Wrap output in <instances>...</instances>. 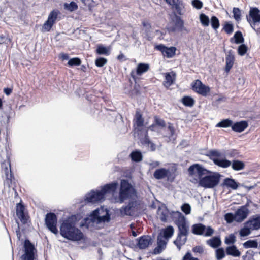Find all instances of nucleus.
<instances>
[{
  "instance_id": "nucleus-1",
  "label": "nucleus",
  "mask_w": 260,
  "mask_h": 260,
  "mask_svg": "<svg viewBox=\"0 0 260 260\" xmlns=\"http://www.w3.org/2000/svg\"><path fill=\"white\" fill-rule=\"evenodd\" d=\"M206 155L211 160L213 163L221 168H227L230 166L235 171H240L245 167V164L243 161L234 159L232 161L225 157V155L217 149H211L208 151Z\"/></svg>"
},
{
  "instance_id": "nucleus-2",
  "label": "nucleus",
  "mask_w": 260,
  "mask_h": 260,
  "mask_svg": "<svg viewBox=\"0 0 260 260\" xmlns=\"http://www.w3.org/2000/svg\"><path fill=\"white\" fill-rule=\"evenodd\" d=\"M60 235L72 241H79L84 239L82 231L76 226V221L73 216L68 217L62 221L60 226Z\"/></svg>"
},
{
  "instance_id": "nucleus-3",
  "label": "nucleus",
  "mask_w": 260,
  "mask_h": 260,
  "mask_svg": "<svg viewBox=\"0 0 260 260\" xmlns=\"http://www.w3.org/2000/svg\"><path fill=\"white\" fill-rule=\"evenodd\" d=\"M137 191L135 186L126 179L120 180L118 202L123 203L125 200L132 199L137 196Z\"/></svg>"
},
{
  "instance_id": "nucleus-4",
  "label": "nucleus",
  "mask_w": 260,
  "mask_h": 260,
  "mask_svg": "<svg viewBox=\"0 0 260 260\" xmlns=\"http://www.w3.org/2000/svg\"><path fill=\"white\" fill-rule=\"evenodd\" d=\"M222 177V175L219 172L210 171L199 180V184L205 188H213L219 184Z\"/></svg>"
},
{
  "instance_id": "nucleus-5",
  "label": "nucleus",
  "mask_w": 260,
  "mask_h": 260,
  "mask_svg": "<svg viewBox=\"0 0 260 260\" xmlns=\"http://www.w3.org/2000/svg\"><path fill=\"white\" fill-rule=\"evenodd\" d=\"M177 218L174 220V223L178 227V233L179 235L188 236L189 233V226L186 217L180 212H177Z\"/></svg>"
},
{
  "instance_id": "nucleus-6",
  "label": "nucleus",
  "mask_w": 260,
  "mask_h": 260,
  "mask_svg": "<svg viewBox=\"0 0 260 260\" xmlns=\"http://www.w3.org/2000/svg\"><path fill=\"white\" fill-rule=\"evenodd\" d=\"M24 253L21 256L22 260H35L37 256V249L35 245L29 239L24 240L23 244Z\"/></svg>"
},
{
  "instance_id": "nucleus-7",
  "label": "nucleus",
  "mask_w": 260,
  "mask_h": 260,
  "mask_svg": "<svg viewBox=\"0 0 260 260\" xmlns=\"http://www.w3.org/2000/svg\"><path fill=\"white\" fill-rule=\"evenodd\" d=\"M191 232L196 235L211 237L214 233V230L211 226H206L203 223L194 224L191 226Z\"/></svg>"
},
{
  "instance_id": "nucleus-8",
  "label": "nucleus",
  "mask_w": 260,
  "mask_h": 260,
  "mask_svg": "<svg viewBox=\"0 0 260 260\" xmlns=\"http://www.w3.org/2000/svg\"><path fill=\"white\" fill-rule=\"evenodd\" d=\"M166 29L169 33H174L176 31L181 32L186 30L184 26L183 20L177 14H174L172 22L167 25Z\"/></svg>"
},
{
  "instance_id": "nucleus-9",
  "label": "nucleus",
  "mask_w": 260,
  "mask_h": 260,
  "mask_svg": "<svg viewBox=\"0 0 260 260\" xmlns=\"http://www.w3.org/2000/svg\"><path fill=\"white\" fill-rule=\"evenodd\" d=\"M57 217L52 212L47 213L45 217V224L47 228L54 234H57L58 230L57 228Z\"/></svg>"
},
{
  "instance_id": "nucleus-10",
  "label": "nucleus",
  "mask_w": 260,
  "mask_h": 260,
  "mask_svg": "<svg viewBox=\"0 0 260 260\" xmlns=\"http://www.w3.org/2000/svg\"><path fill=\"white\" fill-rule=\"evenodd\" d=\"M210 170L205 168L202 165L199 164H194L191 165L188 169V172L189 176L197 174L199 180L203 178V177L208 174Z\"/></svg>"
},
{
  "instance_id": "nucleus-11",
  "label": "nucleus",
  "mask_w": 260,
  "mask_h": 260,
  "mask_svg": "<svg viewBox=\"0 0 260 260\" xmlns=\"http://www.w3.org/2000/svg\"><path fill=\"white\" fill-rule=\"evenodd\" d=\"M191 89L196 93L203 96H207L210 91V88L204 84L201 80L197 79L191 83Z\"/></svg>"
},
{
  "instance_id": "nucleus-12",
  "label": "nucleus",
  "mask_w": 260,
  "mask_h": 260,
  "mask_svg": "<svg viewBox=\"0 0 260 260\" xmlns=\"http://www.w3.org/2000/svg\"><path fill=\"white\" fill-rule=\"evenodd\" d=\"M60 12L57 9L53 10L49 14L47 20L44 23L42 29L45 31H49L55 23L58 15Z\"/></svg>"
},
{
  "instance_id": "nucleus-13",
  "label": "nucleus",
  "mask_w": 260,
  "mask_h": 260,
  "mask_svg": "<svg viewBox=\"0 0 260 260\" xmlns=\"http://www.w3.org/2000/svg\"><path fill=\"white\" fill-rule=\"evenodd\" d=\"M247 20L251 27L255 30L254 26L256 23L260 22V11L256 7L251 8L249 12V17L247 16Z\"/></svg>"
},
{
  "instance_id": "nucleus-14",
  "label": "nucleus",
  "mask_w": 260,
  "mask_h": 260,
  "mask_svg": "<svg viewBox=\"0 0 260 260\" xmlns=\"http://www.w3.org/2000/svg\"><path fill=\"white\" fill-rule=\"evenodd\" d=\"M154 48L160 51L162 54L167 58H172L175 55L177 50L175 47L171 46L169 47L162 44L155 45Z\"/></svg>"
},
{
  "instance_id": "nucleus-15",
  "label": "nucleus",
  "mask_w": 260,
  "mask_h": 260,
  "mask_svg": "<svg viewBox=\"0 0 260 260\" xmlns=\"http://www.w3.org/2000/svg\"><path fill=\"white\" fill-rule=\"evenodd\" d=\"M104 200L103 195L100 190H91L85 196V201L87 203H95Z\"/></svg>"
},
{
  "instance_id": "nucleus-16",
  "label": "nucleus",
  "mask_w": 260,
  "mask_h": 260,
  "mask_svg": "<svg viewBox=\"0 0 260 260\" xmlns=\"http://www.w3.org/2000/svg\"><path fill=\"white\" fill-rule=\"evenodd\" d=\"M128 200L129 202L127 205L122 206L120 209V212L122 215H132V211L139 205L137 200L133 199V198Z\"/></svg>"
},
{
  "instance_id": "nucleus-17",
  "label": "nucleus",
  "mask_w": 260,
  "mask_h": 260,
  "mask_svg": "<svg viewBox=\"0 0 260 260\" xmlns=\"http://www.w3.org/2000/svg\"><path fill=\"white\" fill-rule=\"evenodd\" d=\"M119 184L117 181H114L109 183H107L101 187L100 190L102 194L103 195L104 198H105V195L107 194H114L118 187Z\"/></svg>"
},
{
  "instance_id": "nucleus-18",
  "label": "nucleus",
  "mask_w": 260,
  "mask_h": 260,
  "mask_svg": "<svg viewBox=\"0 0 260 260\" xmlns=\"http://www.w3.org/2000/svg\"><path fill=\"white\" fill-rule=\"evenodd\" d=\"M137 246L140 249H145L151 245L153 242L151 237L149 235H143L136 239Z\"/></svg>"
},
{
  "instance_id": "nucleus-19",
  "label": "nucleus",
  "mask_w": 260,
  "mask_h": 260,
  "mask_svg": "<svg viewBox=\"0 0 260 260\" xmlns=\"http://www.w3.org/2000/svg\"><path fill=\"white\" fill-rule=\"evenodd\" d=\"M25 207L21 202L17 203L16 205V214L20 220L21 222L25 224L27 223L28 217L25 213Z\"/></svg>"
},
{
  "instance_id": "nucleus-20",
  "label": "nucleus",
  "mask_w": 260,
  "mask_h": 260,
  "mask_svg": "<svg viewBox=\"0 0 260 260\" xmlns=\"http://www.w3.org/2000/svg\"><path fill=\"white\" fill-rule=\"evenodd\" d=\"M252 230H257L260 229V214H255L249 218L246 222Z\"/></svg>"
},
{
  "instance_id": "nucleus-21",
  "label": "nucleus",
  "mask_w": 260,
  "mask_h": 260,
  "mask_svg": "<svg viewBox=\"0 0 260 260\" xmlns=\"http://www.w3.org/2000/svg\"><path fill=\"white\" fill-rule=\"evenodd\" d=\"M140 141L143 146L147 147L150 151H154L156 150V145L151 141L147 131H146L144 137L140 138Z\"/></svg>"
},
{
  "instance_id": "nucleus-22",
  "label": "nucleus",
  "mask_w": 260,
  "mask_h": 260,
  "mask_svg": "<svg viewBox=\"0 0 260 260\" xmlns=\"http://www.w3.org/2000/svg\"><path fill=\"white\" fill-rule=\"evenodd\" d=\"M168 240L161 237L160 235H158L157 237V246L153 250L154 254H160L166 247L167 243Z\"/></svg>"
},
{
  "instance_id": "nucleus-23",
  "label": "nucleus",
  "mask_w": 260,
  "mask_h": 260,
  "mask_svg": "<svg viewBox=\"0 0 260 260\" xmlns=\"http://www.w3.org/2000/svg\"><path fill=\"white\" fill-rule=\"evenodd\" d=\"M249 210L246 206L240 207L235 212V214L237 218V222H241L244 221L247 217Z\"/></svg>"
},
{
  "instance_id": "nucleus-24",
  "label": "nucleus",
  "mask_w": 260,
  "mask_h": 260,
  "mask_svg": "<svg viewBox=\"0 0 260 260\" xmlns=\"http://www.w3.org/2000/svg\"><path fill=\"white\" fill-rule=\"evenodd\" d=\"M240 185L241 184L237 182L234 179L228 177L223 180L221 186H225L233 190H236L240 186Z\"/></svg>"
},
{
  "instance_id": "nucleus-25",
  "label": "nucleus",
  "mask_w": 260,
  "mask_h": 260,
  "mask_svg": "<svg viewBox=\"0 0 260 260\" xmlns=\"http://www.w3.org/2000/svg\"><path fill=\"white\" fill-rule=\"evenodd\" d=\"M170 175V170L164 168L156 169L153 173L154 177L158 180L164 179L167 177H169Z\"/></svg>"
},
{
  "instance_id": "nucleus-26",
  "label": "nucleus",
  "mask_w": 260,
  "mask_h": 260,
  "mask_svg": "<svg viewBox=\"0 0 260 260\" xmlns=\"http://www.w3.org/2000/svg\"><path fill=\"white\" fill-rule=\"evenodd\" d=\"M248 126V122L246 120L233 122L232 129L235 132L241 133L244 131Z\"/></svg>"
},
{
  "instance_id": "nucleus-27",
  "label": "nucleus",
  "mask_w": 260,
  "mask_h": 260,
  "mask_svg": "<svg viewBox=\"0 0 260 260\" xmlns=\"http://www.w3.org/2000/svg\"><path fill=\"white\" fill-rule=\"evenodd\" d=\"M165 77L166 81L164 82L163 84L166 87H169L174 83L176 74L173 71L167 72L165 74Z\"/></svg>"
},
{
  "instance_id": "nucleus-28",
  "label": "nucleus",
  "mask_w": 260,
  "mask_h": 260,
  "mask_svg": "<svg viewBox=\"0 0 260 260\" xmlns=\"http://www.w3.org/2000/svg\"><path fill=\"white\" fill-rule=\"evenodd\" d=\"M174 232V228L172 225H168L160 230L158 235H160L161 237L167 239V240H169L173 235Z\"/></svg>"
},
{
  "instance_id": "nucleus-29",
  "label": "nucleus",
  "mask_w": 260,
  "mask_h": 260,
  "mask_svg": "<svg viewBox=\"0 0 260 260\" xmlns=\"http://www.w3.org/2000/svg\"><path fill=\"white\" fill-rule=\"evenodd\" d=\"M235 57L232 50H230L225 57L226 64L225 67V71L228 73L233 66Z\"/></svg>"
},
{
  "instance_id": "nucleus-30",
  "label": "nucleus",
  "mask_w": 260,
  "mask_h": 260,
  "mask_svg": "<svg viewBox=\"0 0 260 260\" xmlns=\"http://www.w3.org/2000/svg\"><path fill=\"white\" fill-rule=\"evenodd\" d=\"M206 243L211 247L217 248L221 245V240L219 236H216L208 240Z\"/></svg>"
},
{
  "instance_id": "nucleus-31",
  "label": "nucleus",
  "mask_w": 260,
  "mask_h": 260,
  "mask_svg": "<svg viewBox=\"0 0 260 260\" xmlns=\"http://www.w3.org/2000/svg\"><path fill=\"white\" fill-rule=\"evenodd\" d=\"M226 254L235 257H239L241 255L240 251L235 245L229 246L225 248Z\"/></svg>"
},
{
  "instance_id": "nucleus-32",
  "label": "nucleus",
  "mask_w": 260,
  "mask_h": 260,
  "mask_svg": "<svg viewBox=\"0 0 260 260\" xmlns=\"http://www.w3.org/2000/svg\"><path fill=\"white\" fill-rule=\"evenodd\" d=\"M95 52L99 55L108 56L110 54V47L105 46L103 44H98L96 46Z\"/></svg>"
},
{
  "instance_id": "nucleus-33",
  "label": "nucleus",
  "mask_w": 260,
  "mask_h": 260,
  "mask_svg": "<svg viewBox=\"0 0 260 260\" xmlns=\"http://www.w3.org/2000/svg\"><path fill=\"white\" fill-rule=\"evenodd\" d=\"M172 5L171 7L172 9H175L176 13L179 15H182L183 13L181 11L182 8L184 7L183 2L181 0H174L172 2Z\"/></svg>"
},
{
  "instance_id": "nucleus-34",
  "label": "nucleus",
  "mask_w": 260,
  "mask_h": 260,
  "mask_svg": "<svg viewBox=\"0 0 260 260\" xmlns=\"http://www.w3.org/2000/svg\"><path fill=\"white\" fill-rule=\"evenodd\" d=\"M150 69V66L147 63H139L136 69V74L137 75L141 76L144 73L147 72Z\"/></svg>"
},
{
  "instance_id": "nucleus-35",
  "label": "nucleus",
  "mask_w": 260,
  "mask_h": 260,
  "mask_svg": "<svg viewBox=\"0 0 260 260\" xmlns=\"http://www.w3.org/2000/svg\"><path fill=\"white\" fill-rule=\"evenodd\" d=\"M187 239V236H184V235H179V233L177 234L176 239L174 241V244L176 246L178 249L180 250L181 246L184 245Z\"/></svg>"
},
{
  "instance_id": "nucleus-36",
  "label": "nucleus",
  "mask_w": 260,
  "mask_h": 260,
  "mask_svg": "<svg viewBox=\"0 0 260 260\" xmlns=\"http://www.w3.org/2000/svg\"><path fill=\"white\" fill-rule=\"evenodd\" d=\"M104 212V209L103 207L101 208V209L97 208L93 210L90 214V219L92 222H96L98 223V220L100 219L101 214H102Z\"/></svg>"
},
{
  "instance_id": "nucleus-37",
  "label": "nucleus",
  "mask_w": 260,
  "mask_h": 260,
  "mask_svg": "<svg viewBox=\"0 0 260 260\" xmlns=\"http://www.w3.org/2000/svg\"><path fill=\"white\" fill-rule=\"evenodd\" d=\"M230 42L232 43H235L236 44L243 43L244 42V38L242 33L239 30L237 31L234 36L230 39Z\"/></svg>"
},
{
  "instance_id": "nucleus-38",
  "label": "nucleus",
  "mask_w": 260,
  "mask_h": 260,
  "mask_svg": "<svg viewBox=\"0 0 260 260\" xmlns=\"http://www.w3.org/2000/svg\"><path fill=\"white\" fill-rule=\"evenodd\" d=\"M135 72L134 70H132L130 73L131 77L133 78V79L135 82V84L134 86V88L132 90L131 93L133 95H139L140 94V87L139 84H137V77L135 75Z\"/></svg>"
},
{
  "instance_id": "nucleus-39",
  "label": "nucleus",
  "mask_w": 260,
  "mask_h": 260,
  "mask_svg": "<svg viewBox=\"0 0 260 260\" xmlns=\"http://www.w3.org/2000/svg\"><path fill=\"white\" fill-rule=\"evenodd\" d=\"M134 122L138 127H142L144 125V119L140 111L137 110L134 117Z\"/></svg>"
},
{
  "instance_id": "nucleus-40",
  "label": "nucleus",
  "mask_w": 260,
  "mask_h": 260,
  "mask_svg": "<svg viewBox=\"0 0 260 260\" xmlns=\"http://www.w3.org/2000/svg\"><path fill=\"white\" fill-rule=\"evenodd\" d=\"M129 156L131 160L134 162H140L143 159V155L141 152L138 150L133 151L131 153Z\"/></svg>"
},
{
  "instance_id": "nucleus-41",
  "label": "nucleus",
  "mask_w": 260,
  "mask_h": 260,
  "mask_svg": "<svg viewBox=\"0 0 260 260\" xmlns=\"http://www.w3.org/2000/svg\"><path fill=\"white\" fill-rule=\"evenodd\" d=\"M182 103L186 107H192L194 106L195 100L194 99L189 96H184L181 100Z\"/></svg>"
},
{
  "instance_id": "nucleus-42",
  "label": "nucleus",
  "mask_w": 260,
  "mask_h": 260,
  "mask_svg": "<svg viewBox=\"0 0 260 260\" xmlns=\"http://www.w3.org/2000/svg\"><path fill=\"white\" fill-rule=\"evenodd\" d=\"M63 8L70 12H73L78 9V6L76 3L72 1L70 3H64L63 4Z\"/></svg>"
},
{
  "instance_id": "nucleus-43",
  "label": "nucleus",
  "mask_w": 260,
  "mask_h": 260,
  "mask_svg": "<svg viewBox=\"0 0 260 260\" xmlns=\"http://www.w3.org/2000/svg\"><path fill=\"white\" fill-rule=\"evenodd\" d=\"M233 121L229 118L224 119L221 120L216 125V127L228 128L231 127L232 128Z\"/></svg>"
},
{
  "instance_id": "nucleus-44",
  "label": "nucleus",
  "mask_w": 260,
  "mask_h": 260,
  "mask_svg": "<svg viewBox=\"0 0 260 260\" xmlns=\"http://www.w3.org/2000/svg\"><path fill=\"white\" fill-rule=\"evenodd\" d=\"M243 246L245 248H257L258 243L257 239L248 240L243 243Z\"/></svg>"
},
{
  "instance_id": "nucleus-45",
  "label": "nucleus",
  "mask_w": 260,
  "mask_h": 260,
  "mask_svg": "<svg viewBox=\"0 0 260 260\" xmlns=\"http://www.w3.org/2000/svg\"><path fill=\"white\" fill-rule=\"evenodd\" d=\"M104 211H105V214L103 215H100V219L98 220V223L109 222L110 221L111 215L110 214L109 210L106 208L104 209Z\"/></svg>"
},
{
  "instance_id": "nucleus-46",
  "label": "nucleus",
  "mask_w": 260,
  "mask_h": 260,
  "mask_svg": "<svg viewBox=\"0 0 260 260\" xmlns=\"http://www.w3.org/2000/svg\"><path fill=\"white\" fill-rule=\"evenodd\" d=\"M143 26L145 27V34L148 40L150 41L152 39L151 37V25L148 22L143 21Z\"/></svg>"
},
{
  "instance_id": "nucleus-47",
  "label": "nucleus",
  "mask_w": 260,
  "mask_h": 260,
  "mask_svg": "<svg viewBox=\"0 0 260 260\" xmlns=\"http://www.w3.org/2000/svg\"><path fill=\"white\" fill-rule=\"evenodd\" d=\"M5 172L6 176V181L9 185L10 183H12V179H14V175L12 173L11 169L10 168L9 169L7 167H6Z\"/></svg>"
},
{
  "instance_id": "nucleus-48",
  "label": "nucleus",
  "mask_w": 260,
  "mask_h": 260,
  "mask_svg": "<svg viewBox=\"0 0 260 260\" xmlns=\"http://www.w3.org/2000/svg\"><path fill=\"white\" fill-rule=\"evenodd\" d=\"M252 229L250 227L246 224V222L244 224V226L240 229L239 231V235L241 237H246L249 235L251 233Z\"/></svg>"
},
{
  "instance_id": "nucleus-49",
  "label": "nucleus",
  "mask_w": 260,
  "mask_h": 260,
  "mask_svg": "<svg viewBox=\"0 0 260 260\" xmlns=\"http://www.w3.org/2000/svg\"><path fill=\"white\" fill-rule=\"evenodd\" d=\"M225 250L222 247L217 248L215 251L217 260H221L225 256Z\"/></svg>"
},
{
  "instance_id": "nucleus-50",
  "label": "nucleus",
  "mask_w": 260,
  "mask_h": 260,
  "mask_svg": "<svg viewBox=\"0 0 260 260\" xmlns=\"http://www.w3.org/2000/svg\"><path fill=\"white\" fill-rule=\"evenodd\" d=\"M223 29L228 34H231L234 31V25L230 21H225L223 25Z\"/></svg>"
},
{
  "instance_id": "nucleus-51",
  "label": "nucleus",
  "mask_w": 260,
  "mask_h": 260,
  "mask_svg": "<svg viewBox=\"0 0 260 260\" xmlns=\"http://www.w3.org/2000/svg\"><path fill=\"white\" fill-rule=\"evenodd\" d=\"M200 20L201 24L204 26H208L210 23V19L204 13H201L200 15Z\"/></svg>"
},
{
  "instance_id": "nucleus-52",
  "label": "nucleus",
  "mask_w": 260,
  "mask_h": 260,
  "mask_svg": "<svg viewBox=\"0 0 260 260\" xmlns=\"http://www.w3.org/2000/svg\"><path fill=\"white\" fill-rule=\"evenodd\" d=\"M224 219L227 223H231L234 221H237V218L235 213L233 214L232 213H228L224 215Z\"/></svg>"
},
{
  "instance_id": "nucleus-53",
  "label": "nucleus",
  "mask_w": 260,
  "mask_h": 260,
  "mask_svg": "<svg viewBox=\"0 0 260 260\" xmlns=\"http://www.w3.org/2000/svg\"><path fill=\"white\" fill-rule=\"evenodd\" d=\"M210 22L211 25L214 29L216 30L219 27V20L216 16H212L211 18Z\"/></svg>"
},
{
  "instance_id": "nucleus-54",
  "label": "nucleus",
  "mask_w": 260,
  "mask_h": 260,
  "mask_svg": "<svg viewBox=\"0 0 260 260\" xmlns=\"http://www.w3.org/2000/svg\"><path fill=\"white\" fill-rule=\"evenodd\" d=\"M154 122H155V124H156V126L161 128H164L166 126L165 121L164 119L160 118L158 116H155L154 117Z\"/></svg>"
},
{
  "instance_id": "nucleus-55",
  "label": "nucleus",
  "mask_w": 260,
  "mask_h": 260,
  "mask_svg": "<svg viewBox=\"0 0 260 260\" xmlns=\"http://www.w3.org/2000/svg\"><path fill=\"white\" fill-rule=\"evenodd\" d=\"M81 63V59L78 57H74L69 59L68 62V66L69 67H73L76 66H79Z\"/></svg>"
},
{
  "instance_id": "nucleus-56",
  "label": "nucleus",
  "mask_w": 260,
  "mask_h": 260,
  "mask_svg": "<svg viewBox=\"0 0 260 260\" xmlns=\"http://www.w3.org/2000/svg\"><path fill=\"white\" fill-rule=\"evenodd\" d=\"M237 49L238 53L240 56H244L248 50V47L245 44L241 43Z\"/></svg>"
},
{
  "instance_id": "nucleus-57",
  "label": "nucleus",
  "mask_w": 260,
  "mask_h": 260,
  "mask_svg": "<svg viewBox=\"0 0 260 260\" xmlns=\"http://www.w3.org/2000/svg\"><path fill=\"white\" fill-rule=\"evenodd\" d=\"M236 236L234 234H231L228 236H226L224 240V242L227 245H234L235 243Z\"/></svg>"
},
{
  "instance_id": "nucleus-58",
  "label": "nucleus",
  "mask_w": 260,
  "mask_h": 260,
  "mask_svg": "<svg viewBox=\"0 0 260 260\" xmlns=\"http://www.w3.org/2000/svg\"><path fill=\"white\" fill-rule=\"evenodd\" d=\"M107 62V59L104 57H99L95 60V64L98 67H102Z\"/></svg>"
},
{
  "instance_id": "nucleus-59",
  "label": "nucleus",
  "mask_w": 260,
  "mask_h": 260,
  "mask_svg": "<svg viewBox=\"0 0 260 260\" xmlns=\"http://www.w3.org/2000/svg\"><path fill=\"white\" fill-rule=\"evenodd\" d=\"M233 17L236 21H239L241 20V13L239 8L234 7L233 9Z\"/></svg>"
},
{
  "instance_id": "nucleus-60",
  "label": "nucleus",
  "mask_w": 260,
  "mask_h": 260,
  "mask_svg": "<svg viewBox=\"0 0 260 260\" xmlns=\"http://www.w3.org/2000/svg\"><path fill=\"white\" fill-rule=\"evenodd\" d=\"M181 210L186 215H188L191 212V206L188 203H184L181 206Z\"/></svg>"
},
{
  "instance_id": "nucleus-61",
  "label": "nucleus",
  "mask_w": 260,
  "mask_h": 260,
  "mask_svg": "<svg viewBox=\"0 0 260 260\" xmlns=\"http://www.w3.org/2000/svg\"><path fill=\"white\" fill-rule=\"evenodd\" d=\"M221 153L223 155V156L224 155H225V158H226V156L228 157H229V158L234 157L236 156L238 154L237 151L235 149H232V150H229L228 151H227L226 153H225L224 154L222 153Z\"/></svg>"
},
{
  "instance_id": "nucleus-62",
  "label": "nucleus",
  "mask_w": 260,
  "mask_h": 260,
  "mask_svg": "<svg viewBox=\"0 0 260 260\" xmlns=\"http://www.w3.org/2000/svg\"><path fill=\"white\" fill-rule=\"evenodd\" d=\"M191 4L193 7L197 9H201L203 6V2L200 0H192Z\"/></svg>"
},
{
  "instance_id": "nucleus-63",
  "label": "nucleus",
  "mask_w": 260,
  "mask_h": 260,
  "mask_svg": "<svg viewBox=\"0 0 260 260\" xmlns=\"http://www.w3.org/2000/svg\"><path fill=\"white\" fill-rule=\"evenodd\" d=\"M193 252L195 253H202L203 252V248L200 246H196L192 249Z\"/></svg>"
},
{
  "instance_id": "nucleus-64",
  "label": "nucleus",
  "mask_w": 260,
  "mask_h": 260,
  "mask_svg": "<svg viewBox=\"0 0 260 260\" xmlns=\"http://www.w3.org/2000/svg\"><path fill=\"white\" fill-rule=\"evenodd\" d=\"M193 257L192 256L191 254L189 252H187L183 256L182 260H192Z\"/></svg>"
}]
</instances>
